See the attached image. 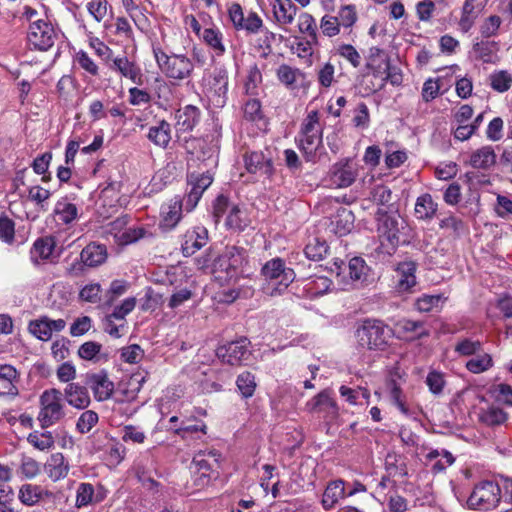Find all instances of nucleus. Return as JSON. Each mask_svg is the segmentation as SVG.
Returning <instances> with one entry per match:
<instances>
[{
	"instance_id": "20",
	"label": "nucleus",
	"mask_w": 512,
	"mask_h": 512,
	"mask_svg": "<svg viewBox=\"0 0 512 512\" xmlns=\"http://www.w3.org/2000/svg\"><path fill=\"white\" fill-rule=\"evenodd\" d=\"M111 69L136 85H143L144 83V75L140 66L126 56L115 57Z\"/></svg>"
},
{
	"instance_id": "32",
	"label": "nucleus",
	"mask_w": 512,
	"mask_h": 512,
	"mask_svg": "<svg viewBox=\"0 0 512 512\" xmlns=\"http://www.w3.org/2000/svg\"><path fill=\"white\" fill-rule=\"evenodd\" d=\"M147 138L156 146L166 148L171 140V125L160 120L149 127Z\"/></svg>"
},
{
	"instance_id": "2",
	"label": "nucleus",
	"mask_w": 512,
	"mask_h": 512,
	"mask_svg": "<svg viewBox=\"0 0 512 512\" xmlns=\"http://www.w3.org/2000/svg\"><path fill=\"white\" fill-rule=\"evenodd\" d=\"M297 147L307 162L315 163L323 149V125L317 110H311L303 119L295 138Z\"/></svg>"
},
{
	"instance_id": "63",
	"label": "nucleus",
	"mask_w": 512,
	"mask_h": 512,
	"mask_svg": "<svg viewBox=\"0 0 512 512\" xmlns=\"http://www.w3.org/2000/svg\"><path fill=\"white\" fill-rule=\"evenodd\" d=\"M99 418L98 414L92 410L84 411L78 418L76 428L82 433H88L97 424Z\"/></svg>"
},
{
	"instance_id": "47",
	"label": "nucleus",
	"mask_w": 512,
	"mask_h": 512,
	"mask_svg": "<svg viewBox=\"0 0 512 512\" xmlns=\"http://www.w3.org/2000/svg\"><path fill=\"white\" fill-rule=\"evenodd\" d=\"M489 80L491 88L499 93L508 91L512 86V74L507 70L494 71Z\"/></svg>"
},
{
	"instance_id": "24",
	"label": "nucleus",
	"mask_w": 512,
	"mask_h": 512,
	"mask_svg": "<svg viewBox=\"0 0 512 512\" xmlns=\"http://www.w3.org/2000/svg\"><path fill=\"white\" fill-rule=\"evenodd\" d=\"M44 470L49 479L53 482L60 481L67 477L70 465L68 460L60 452L50 455L44 464Z\"/></svg>"
},
{
	"instance_id": "42",
	"label": "nucleus",
	"mask_w": 512,
	"mask_h": 512,
	"mask_svg": "<svg viewBox=\"0 0 512 512\" xmlns=\"http://www.w3.org/2000/svg\"><path fill=\"white\" fill-rule=\"evenodd\" d=\"M276 75L278 80L290 89H295L297 82L304 78V74L300 69L287 64L280 65L276 71Z\"/></svg>"
},
{
	"instance_id": "57",
	"label": "nucleus",
	"mask_w": 512,
	"mask_h": 512,
	"mask_svg": "<svg viewBox=\"0 0 512 512\" xmlns=\"http://www.w3.org/2000/svg\"><path fill=\"white\" fill-rule=\"evenodd\" d=\"M136 306V299L133 297L126 298L122 301L120 305H117L114 307L111 314H108V316L116 319L118 322H123L125 324L126 320L125 317L131 313Z\"/></svg>"
},
{
	"instance_id": "58",
	"label": "nucleus",
	"mask_w": 512,
	"mask_h": 512,
	"mask_svg": "<svg viewBox=\"0 0 512 512\" xmlns=\"http://www.w3.org/2000/svg\"><path fill=\"white\" fill-rule=\"evenodd\" d=\"M320 29L323 35L334 37L340 33L341 25L338 17L332 15H324L320 20Z\"/></svg>"
},
{
	"instance_id": "34",
	"label": "nucleus",
	"mask_w": 512,
	"mask_h": 512,
	"mask_svg": "<svg viewBox=\"0 0 512 512\" xmlns=\"http://www.w3.org/2000/svg\"><path fill=\"white\" fill-rule=\"evenodd\" d=\"M200 111L197 107L187 105L176 113V125L182 132L191 131L199 121Z\"/></svg>"
},
{
	"instance_id": "56",
	"label": "nucleus",
	"mask_w": 512,
	"mask_h": 512,
	"mask_svg": "<svg viewBox=\"0 0 512 512\" xmlns=\"http://www.w3.org/2000/svg\"><path fill=\"white\" fill-rule=\"evenodd\" d=\"M327 251L328 246L326 242L317 238L310 240L304 248L305 256L313 261H319L323 259Z\"/></svg>"
},
{
	"instance_id": "1",
	"label": "nucleus",
	"mask_w": 512,
	"mask_h": 512,
	"mask_svg": "<svg viewBox=\"0 0 512 512\" xmlns=\"http://www.w3.org/2000/svg\"><path fill=\"white\" fill-rule=\"evenodd\" d=\"M366 67L373 77L365 87V93L371 94L382 90L386 83L399 86L403 81L401 70L391 65L388 54L379 47H371L366 61Z\"/></svg>"
},
{
	"instance_id": "51",
	"label": "nucleus",
	"mask_w": 512,
	"mask_h": 512,
	"mask_svg": "<svg viewBox=\"0 0 512 512\" xmlns=\"http://www.w3.org/2000/svg\"><path fill=\"white\" fill-rule=\"evenodd\" d=\"M425 383L433 395L440 396L446 386V375L441 371L431 370L426 376Z\"/></svg>"
},
{
	"instance_id": "21",
	"label": "nucleus",
	"mask_w": 512,
	"mask_h": 512,
	"mask_svg": "<svg viewBox=\"0 0 512 512\" xmlns=\"http://www.w3.org/2000/svg\"><path fill=\"white\" fill-rule=\"evenodd\" d=\"M244 163L249 173H260L267 177H271L274 173L272 158L267 157L263 152L246 153Z\"/></svg>"
},
{
	"instance_id": "62",
	"label": "nucleus",
	"mask_w": 512,
	"mask_h": 512,
	"mask_svg": "<svg viewBox=\"0 0 512 512\" xmlns=\"http://www.w3.org/2000/svg\"><path fill=\"white\" fill-rule=\"evenodd\" d=\"M146 230L141 226L127 225L120 236L119 245H128L143 238Z\"/></svg>"
},
{
	"instance_id": "18",
	"label": "nucleus",
	"mask_w": 512,
	"mask_h": 512,
	"mask_svg": "<svg viewBox=\"0 0 512 512\" xmlns=\"http://www.w3.org/2000/svg\"><path fill=\"white\" fill-rule=\"evenodd\" d=\"M66 326L63 319H50L49 317H41L40 319L29 323V331L38 339L48 341L54 332L62 331Z\"/></svg>"
},
{
	"instance_id": "6",
	"label": "nucleus",
	"mask_w": 512,
	"mask_h": 512,
	"mask_svg": "<svg viewBox=\"0 0 512 512\" xmlns=\"http://www.w3.org/2000/svg\"><path fill=\"white\" fill-rule=\"evenodd\" d=\"M40 411L37 421L45 429L59 423L65 417L63 395L58 389L45 390L39 399Z\"/></svg>"
},
{
	"instance_id": "43",
	"label": "nucleus",
	"mask_w": 512,
	"mask_h": 512,
	"mask_svg": "<svg viewBox=\"0 0 512 512\" xmlns=\"http://www.w3.org/2000/svg\"><path fill=\"white\" fill-rule=\"evenodd\" d=\"M103 497H98L95 494L94 486L91 483L82 482L78 485L76 490L75 506L77 508L87 507L93 502L102 501Z\"/></svg>"
},
{
	"instance_id": "3",
	"label": "nucleus",
	"mask_w": 512,
	"mask_h": 512,
	"mask_svg": "<svg viewBox=\"0 0 512 512\" xmlns=\"http://www.w3.org/2000/svg\"><path fill=\"white\" fill-rule=\"evenodd\" d=\"M260 276L263 280L261 287L263 293L274 297L286 291L295 279V272L286 266L283 259L276 257L262 266Z\"/></svg>"
},
{
	"instance_id": "22",
	"label": "nucleus",
	"mask_w": 512,
	"mask_h": 512,
	"mask_svg": "<svg viewBox=\"0 0 512 512\" xmlns=\"http://www.w3.org/2000/svg\"><path fill=\"white\" fill-rule=\"evenodd\" d=\"M208 241V231L203 226L193 227L186 231L182 243V252L185 256H191L204 247Z\"/></svg>"
},
{
	"instance_id": "23",
	"label": "nucleus",
	"mask_w": 512,
	"mask_h": 512,
	"mask_svg": "<svg viewBox=\"0 0 512 512\" xmlns=\"http://www.w3.org/2000/svg\"><path fill=\"white\" fill-rule=\"evenodd\" d=\"M19 374L11 365L0 366V397H16L18 390Z\"/></svg>"
},
{
	"instance_id": "7",
	"label": "nucleus",
	"mask_w": 512,
	"mask_h": 512,
	"mask_svg": "<svg viewBox=\"0 0 512 512\" xmlns=\"http://www.w3.org/2000/svg\"><path fill=\"white\" fill-rule=\"evenodd\" d=\"M330 270L342 285V289L357 286L363 283L368 275L369 267L361 257H354L346 264L341 259H335Z\"/></svg>"
},
{
	"instance_id": "40",
	"label": "nucleus",
	"mask_w": 512,
	"mask_h": 512,
	"mask_svg": "<svg viewBox=\"0 0 512 512\" xmlns=\"http://www.w3.org/2000/svg\"><path fill=\"white\" fill-rule=\"evenodd\" d=\"M213 274L217 280L223 282H228L238 277L236 270L232 268V264L225 252L214 261Z\"/></svg>"
},
{
	"instance_id": "26",
	"label": "nucleus",
	"mask_w": 512,
	"mask_h": 512,
	"mask_svg": "<svg viewBox=\"0 0 512 512\" xmlns=\"http://www.w3.org/2000/svg\"><path fill=\"white\" fill-rule=\"evenodd\" d=\"M416 268V263L410 260L400 262L397 265L396 273L398 280L396 287L399 292H408L416 285Z\"/></svg>"
},
{
	"instance_id": "13",
	"label": "nucleus",
	"mask_w": 512,
	"mask_h": 512,
	"mask_svg": "<svg viewBox=\"0 0 512 512\" xmlns=\"http://www.w3.org/2000/svg\"><path fill=\"white\" fill-rule=\"evenodd\" d=\"M250 342L243 337L235 341L220 345L216 349V355L222 362L230 365H239L250 356L248 349Z\"/></svg>"
},
{
	"instance_id": "41",
	"label": "nucleus",
	"mask_w": 512,
	"mask_h": 512,
	"mask_svg": "<svg viewBox=\"0 0 512 512\" xmlns=\"http://www.w3.org/2000/svg\"><path fill=\"white\" fill-rule=\"evenodd\" d=\"M447 298L443 294H423L414 306L419 312H432L440 310Z\"/></svg>"
},
{
	"instance_id": "52",
	"label": "nucleus",
	"mask_w": 512,
	"mask_h": 512,
	"mask_svg": "<svg viewBox=\"0 0 512 512\" xmlns=\"http://www.w3.org/2000/svg\"><path fill=\"white\" fill-rule=\"evenodd\" d=\"M334 50L335 54L349 62L353 68L361 65V55L353 45L340 43L334 47Z\"/></svg>"
},
{
	"instance_id": "14",
	"label": "nucleus",
	"mask_w": 512,
	"mask_h": 512,
	"mask_svg": "<svg viewBox=\"0 0 512 512\" xmlns=\"http://www.w3.org/2000/svg\"><path fill=\"white\" fill-rule=\"evenodd\" d=\"M376 220L379 237L395 248L399 244L400 224H402L399 216L390 215L382 209H378Z\"/></svg>"
},
{
	"instance_id": "15",
	"label": "nucleus",
	"mask_w": 512,
	"mask_h": 512,
	"mask_svg": "<svg viewBox=\"0 0 512 512\" xmlns=\"http://www.w3.org/2000/svg\"><path fill=\"white\" fill-rule=\"evenodd\" d=\"M305 409L309 413L322 414L324 420H333L339 415V407L328 389L319 392L307 401Z\"/></svg>"
},
{
	"instance_id": "28",
	"label": "nucleus",
	"mask_w": 512,
	"mask_h": 512,
	"mask_svg": "<svg viewBox=\"0 0 512 512\" xmlns=\"http://www.w3.org/2000/svg\"><path fill=\"white\" fill-rule=\"evenodd\" d=\"M251 224V217L245 207L232 205L226 216L225 225L235 232H242Z\"/></svg>"
},
{
	"instance_id": "46",
	"label": "nucleus",
	"mask_w": 512,
	"mask_h": 512,
	"mask_svg": "<svg viewBox=\"0 0 512 512\" xmlns=\"http://www.w3.org/2000/svg\"><path fill=\"white\" fill-rule=\"evenodd\" d=\"M225 254L237 274H243L245 272L244 268L248 264V251L243 247L230 246L226 248Z\"/></svg>"
},
{
	"instance_id": "31",
	"label": "nucleus",
	"mask_w": 512,
	"mask_h": 512,
	"mask_svg": "<svg viewBox=\"0 0 512 512\" xmlns=\"http://www.w3.org/2000/svg\"><path fill=\"white\" fill-rule=\"evenodd\" d=\"M64 393L67 402L75 408L84 409L90 404V396L87 388L78 383L68 384Z\"/></svg>"
},
{
	"instance_id": "48",
	"label": "nucleus",
	"mask_w": 512,
	"mask_h": 512,
	"mask_svg": "<svg viewBox=\"0 0 512 512\" xmlns=\"http://www.w3.org/2000/svg\"><path fill=\"white\" fill-rule=\"evenodd\" d=\"M27 441L40 451H48L54 447V437L50 431H34L28 435Z\"/></svg>"
},
{
	"instance_id": "61",
	"label": "nucleus",
	"mask_w": 512,
	"mask_h": 512,
	"mask_svg": "<svg viewBox=\"0 0 512 512\" xmlns=\"http://www.w3.org/2000/svg\"><path fill=\"white\" fill-rule=\"evenodd\" d=\"M116 319L106 315L103 319V330L113 338H120L127 332V324L116 323Z\"/></svg>"
},
{
	"instance_id": "39",
	"label": "nucleus",
	"mask_w": 512,
	"mask_h": 512,
	"mask_svg": "<svg viewBox=\"0 0 512 512\" xmlns=\"http://www.w3.org/2000/svg\"><path fill=\"white\" fill-rule=\"evenodd\" d=\"M199 38L214 51L216 56H222L225 53L226 47L220 29L216 27L205 28Z\"/></svg>"
},
{
	"instance_id": "8",
	"label": "nucleus",
	"mask_w": 512,
	"mask_h": 512,
	"mask_svg": "<svg viewBox=\"0 0 512 512\" xmlns=\"http://www.w3.org/2000/svg\"><path fill=\"white\" fill-rule=\"evenodd\" d=\"M220 454L217 450H205L197 452L191 463L193 482L197 488L209 484L211 474L216 472L219 466Z\"/></svg>"
},
{
	"instance_id": "33",
	"label": "nucleus",
	"mask_w": 512,
	"mask_h": 512,
	"mask_svg": "<svg viewBox=\"0 0 512 512\" xmlns=\"http://www.w3.org/2000/svg\"><path fill=\"white\" fill-rule=\"evenodd\" d=\"M81 261L88 267H96L105 262L107 251L104 245L90 243L80 254Z\"/></svg>"
},
{
	"instance_id": "10",
	"label": "nucleus",
	"mask_w": 512,
	"mask_h": 512,
	"mask_svg": "<svg viewBox=\"0 0 512 512\" xmlns=\"http://www.w3.org/2000/svg\"><path fill=\"white\" fill-rule=\"evenodd\" d=\"M27 37L35 49L47 51L54 45L58 32L49 20L36 19L30 23Z\"/></svg>"
},
{
	"instance_id": "35",
	"label": "nucleus",
	"mask_w": 512,
	"mask_h": 512,
	"mask_svg": "<svg viewBox=\"0 0 512 512\" xmlns=\"http://www.w3.org/2000/svg\"><path fill=\"white\" fill-rule=\"evenodd\" d=\"M507 419L508 414L502 408L495 405L481 408L478 413L479 422L489 427L502 425Z\"/></svg>"
},
{
	"instance_id": "11",
	"label": "nucleus",
	"mask_w": 512,
	"mask_h": 512,
	"mask_svg": "<svg viewBox=\"0 0 512 512\" xmlns=\"http://www.w3.org/2000/svg\"><path fill=\"white\" fill-rule=\"evenodd\" d=\"M358 176V164L352 158H342L329 169L327 181L331 187L347 188Z\"/></svg>"
},
{
	"instance_id": "9",
	"label": "nucleus",
	"mask_w": 512,
	"mask_h": 512,
	"mask_svg": "<svg viewBox=\"0 0 512 512\" xmlns=\"http://www.w3.org/2000/svg\"><path fill=\"white\" fill-rule=\"evenodd\" d=\"M501 500V488L493 481H482L475 485L467 504L470 508L488 511L497 507Z\"/></svg>"
},
{
	"instance_id": "59",
	"label": "nucleus",
	"mask_w": 512,
	"mask_h": 512,
	"mask_svg": "<svg viewBox=\"0 0 512 512\" xmlns=\"http://www.w3.org/2000/svg\"><path fill=\"white\" fill-rule=\"evenodd\" d=\"M495 45L488 41L476 42L473 45V53L475 57L484 63L492 62L494 56Z\"/></svg>"
},
{
	"instance_id": "27",
	"label": "nucleus",
	"mask_w": 512,
	"mask_h": 512,
	"mask_svg": "<svg viewBox=\"0 0 512 512\" xmlns=\"http://www.w3.org/2000/svg\"><path fill=\"white\" fill-rule=\"evenodd\" d=\"M52 493L40 485L26 483L19 488L18 499L25 506H35L45 498L51 497Z\"/></svg>"
},
{
	"instance_id": "12",
	"label": "nucleus",
	"mask_w": 512,
	"mask_h": 512,
	"mask_svg": "<svg viewBox=\"0 0 512 512\" xmlns=\"http://www.w3.org/2000/svg\"><path fill=\"white\" fill-rule=\"evenodd\" d=\"M227 12L233 27L237 31H245L247 34L255 35L259 34L264 26L262 18L256 12L249 11L245 15L239 3H232Z\"/></svg>"
},
{
	"instance_id": "19",
	"label": "nucleus",
	"mask_w": 512,
	"mask_h": 512,
	"mask_svg": "<svg viewBox=\"0 0 512 512\" xmlns=\"http://www.w3.org/2000/svg\"><path fill=\"white\" fill-rule=\"evenodd\" d=\"M297 11L298 8L292 0H274L272 4L274 22L284 31L294 22Z\"/></svg>"
},
{
	"instance_id": "50",
	"label": "nucleus",
	"mask_w": 512,
	"mask_h": 512,
	"mask_svg": "<svg viewBox=\"0 0 512 512\" xmlns=\"http://www.w3.org/2000/svg\"><path fill=\"white\" fill-rule=\"evenodd\" d=\"M395 326L399 332L412 333L417 338L429 335V332L424 328V323L421 321H413L403 318L398 320Z\"/></svg>"
},
{
	"instance_id": "55",
	"label": "nucleus",
	"mask_w": 512,
	"mask_h": 512,
	"mask_svg": "<svg viewBox=\"0 0 512 512\" xmlns=\"http://www.w3.org/2000/svg\"><path fill=\"white\" fill-rule=\"evenodd\" d=\"M493 366V359L490 354L484 353L468 360L465 364L466 369L474 374H480L489 370Z\"/></svg>"
},
{
	"instance_id": "17",
	"label": "nucleus",
	"mask_w": 512,
	"mask_h": 512,
	"mask_svg": "<svg viewBox=\"0 0 512 512\" xmlns=\"http://www.w3.org/2000/svg\"><path fill=\"white\" fill-rule=\"evenodd\" d=\"M86 385L92 390L97 401L109 399L114 391V384L104 371L88 374Z\"/></svg>"
},
{
	"instance_id": "45",
	"label": "nucleus",
	"mask_w": 512,
	"mask_h": 512,
	"mask_svg": "<svg viewBox=\"0 0 512 512\" xmlns=\"http://www.w3.org/2000/svg\"><path fill=\"white\" fill-rule=\"evenodd\" d=\"M332 285V281L326 276H315L310 278L304 286L306 294L311 297H319L327 293Z\"/></svg>"
},
{
	"instance_id": "36",
	"label": "nucleus",
	"mask_w": 512,
	"mask_h": 512,
	"mask_svg": "<svg viewBox=\"0 0 512 512\" xmlns=\"http://www.w3.org/2000/svg\"><path fill=\"white\" fill-rule=\"evenodd\" d=\"M437 210L438 204L430 194H422L416 199L414 211L417 219L429 221L435 216Z\"/></svg>"
},
{
	"instance_id": "54",
	"label": "nucleus",
	"mask_w": 512,
	"mask_h": 512,
	"mask_svg": "<svg viewBox=\"0 0 512 512\" xmlns=\"http://www.w3.org/2000/svg\"><path fill=\"white\" fill-rule=\"evenodd\" d=\"M477 13L474 4L464 2L461 8V16L458 27L461 32L467 33L475 24Z\"/></svg>"
},
{
	"instance_id": "37",
	"label": "nucleus",
	"mask_w": 512,
	"mask_h": 512,
	"mask_svg": "<svg viewBox=\"0 0 512 512\" xmlns=\"http://www.w3.org/2000/svg\"><path fill=\"white\" fill-rule=\"evenodd\" d=\"M470 165L476 169H489L496 163V154L491 146H483L470 156Z\"/></svg>"
},
{
	"instance_id": "30",
	"label": "nucleus",
	"mask_w": 512,
	"mask_h": 512,
	"mask_svg": "<svg viewBox=\"0 0 512 512\" xmlns=\"http://www.w3.org/2000/svg\"><path fill=\"white\" fill-rule=\"evenodd\" d=\"M346 497V484L338 479L328 483L322 497V506L325 510L332 509L340 499Z\"/></svg>"
},
{
	"instance_id": "4",
	"label": "nucleus",
	"mask_w": 512,
	"mask_h": 512,
	"mask_svg": "<svg viewBox=\"0 0 512 512\" xmlns=\"http://www.w3.org/2000/svg\"><path fill=\"white\" fill-rule=\"evenodd\" d=\"M392 329L381 320L366 319L356 330L358 346L370 351H383L392 337Z\"/></svg>"
},
{
	"instance_id": "60",
	"label": "nucleus",
	"mask_w": 512,
	"mask_h": 512,
	"mask_svg": "<svg viewBox=\"0 0 512 512\" xmlns=\"http://www.w3.org/2000/svg\"><path fill=\"white\" fill-rule=\"evenodd\" d=\"M174 432L183 439H188L189 437L198 439L199 433L206 434V425L203 423L189 425L183 421L178 428L174 429Z\"/></svg>"
},
{
	"instance_id": "49",
	"label": "nucleus",
	"mask_w": 512,
	"mask_h": 512,
	"mask_svg": "<svg viewBox=\"0 0 512 512\" xmlns=\"http://www.w3.org/2000/svg\"><path fill=\"white\" fill-rule=\"evenodd\" d=\"M354 216L352 212L346 208L338 211L333 224L335 225V233L339 236L346 235L353 227Z\"/></svg>"
},
{
	"instance_id": "25",
	"label": "nucleus",
	"mask_w": 512,
	"mask_h": 512,
	"mask_svg": "<svg viewBox=\"0 0 512 512\" xmlns=\"http://www.w3.org/2000/svg\"><path fill=\"white\" fill-rule=\"evenodd\" d=\"M182 200L175 196L169 202L161 207V227L164 229H173L182 218Z\"/></svg>"
},
{
	"instance_id": "44",
	"label": "nucleus",
	"mask_w": 512,
	"mask_h": 512,
	"mask_svg": "<svg viewBox=\"0 0 512 512\" xmlns=\"http://www.w3.org/2000/svg\"><path fill=\"white\" fill-rule=\"evenodd\" d=\"M297 26L301 34H304L307 38H310V42L318 43V27L315 18L311 14L302 12L298 16Z\"/></svg>"
},
{
	"instance_id": "5",
	"label": "nucleus",
	"mask_w": 512,
	"mask_h": 512,
	"mask_svg": "<svg viewBox=\"0 0 512 512\" xmlns=\"http://www.w3.org/2000/svg\"><path fill=\"white\" fill-rule=\"evenodd\" d=\"M153 53L159 69L167 78L182 81L191 77L194 63L185 54H167L161 48H154Z\"/></svg>"
},
{
	"instance_id": "64",
	"label": "nucleus",
	"mask_w": 512,
	"mask_h": 512,
	"mask_svg": "<svg viewBox=\"0 0 512 512\" xmlns=\"http://www.w3.org/2000/svg\"><path fill=\"white\" fill-rule=\"evenodd\" d=\"M109 3L107 0H91L87 3V10L89 14L97 22H101L107 16Z\"/></svg>"
},
{
	"instance_id": "16",
	"label": "nucleus",
	"mask_w": 512,
	"mask_h": 512,
	"mask_svg": "<svg viewBox=\"0 0 512 512\" xmlns=\"http://www.w3.org/2000/svg\"><path fill=\"white\" fill-rule=\"evenodd\" d=\"M190 190L186 196V209L187 211L193 210L204 191L212 184L213 176L210 172L205 173H190L187 178Z\"/></svg>"
},
{
	"instance_id": "53",
	"label": "nucleus",
	"mask_w": 512,
	"mask_h": 512,
	"mask_svg": "<svg viewBox=\"0 0 512 512\" xmlns=\"http://www.w3.org/2000/svg\"><path fill=\"white\" fill-rule=\"evenodd\" d=\"M236 385L243 398L252 397L257 386L255 376L248 371L238 375Z\"/></svg>"
},
{
	"instance_id": "38",
	"label": "nucleus",
	"mask_w": 512,
	"mask_h": 512,
	"mask_svg": "<svg viewBox=\"0 0 512 512\" xmlns=\"http://www.w3.org/2000/svg\"><path fill=\"white\" fill-rule=\"evenodd\" d=\"M56 241L52 236L38 238L31 249V259L35 262L49 259L55 250Z\"/></svg>"
},
{
	"instance_id": "29",
	"label": "nucleus",
	"mask_w": 512,
	"mask_h": 512,
	"mask_svg": "<svg viewBox=\"0 0 512 512\" xmlns=\"http://www.w3.org/2000/svg\"><path fill=\"white\" fill-rule=\"evenodd\" d=\"M53 217L57 223L69 225L77 219L78 208L67 197H62L55 203Z\"/></svg>"
}]
</instances>
